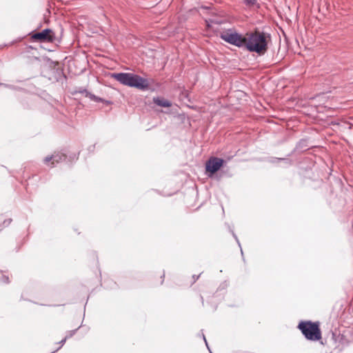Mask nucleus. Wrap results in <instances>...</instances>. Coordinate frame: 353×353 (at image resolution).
<instances>
[{"label": "nucleus", "mask_w": 353, "mask_h": 353, "mask_svg": "<svg viewBox=\"0 0 353 353\" xmlns=\"http://www.w3.org/2000/svg\"><path fill=\"white\" fill-rule=\"evenodd\" d=\"M111 77L120 83L130 88H135L141 91L150 89V80L134 73H112Z\"/></svg>", "instance_id": "1"}, {"label": "nucleus", "mask_w": 353, "mask_h": 353, "mask_svg": "<svg viewBox=\"0 0 353 353\" xmlns=\"http://www.w3.org/2000/svg\"><path fill=\"white\" fill-rule=\"evenodd\" d=\"M270 35L263 32L255 31L254 32L247 33L244 47L252 52H256L259 54H264L268 49V39Z\"/></svg>", "instance_id": "2"}, {"label": "nucleus", "mask_w": 353, "mask_h": 353, "mask_svg": "<svg viewBox=\"0 0 353 353\" xmlns=\"http://www.w3.org/2000/svg\"><path fill=\"white\" fill-rule=\"evenodd\" d=\"M298 328L307 340L315 341L321 339V332L318 322L301 321Z\"/></svg>", "instance_id": "3"}, {"label": "nucleus", "mask_w": 353, "mask_h": 353, "mask_svg": "<svg viewBox=\"0 0 353 353\" xmlns=\"http://www.w3.org/2000/svg\"><path fill=\"white\" fill-rule=\"evenodd\" d=\"M220 38L224 41L238 48L244 47L245 39L234 29L230 28L220 32Z\"/></svg>", "instance_id": "4"}, {"label": "nucleus", "mask_w": 353, "mask_h": 353, "mask_svg": "<svg viewBox=\"0 0 353 353\" xmlns=\"http://www.w3.org/2000/svg\"><path fill=\"white\" fill-rule=\"evenodd\" d=\"M224 161L218 157H211L206 163L207 172L214 174L223 165Z\"/></svg>", "instance_id": "5"}, {"label": "nucleus", "mask_w": 353, "mask_h": 353, "mask_svg": "<svg viewBox=\"0 0 353 353\" xmlns=\"http://www.w3.org/2000/svg\"><path fill=\"white\" fill-rule=\"evenodd\" d=\"M32 38L40 41H52L53 34L50 29H45L40 32L34 34Z\"/></svg>", "instance_id": "6"}, {"label": "nucleus", "mask_w": 353, "mask_h": 353, "mask_svg": "<svg viewBox=\"0 0 353 353\" xmlns=\"http://www.w3.org/2000/svg\"><path fill=\"white\" fill-rule=\"evenodd\" d=\"M66 157L64 154L57 152L54 153L52 156L46 157L44 159V163L48 165V163L52 161V167L54 166L57 163L59 162L65 161Z\"/></svg>", "instance_id": "7"}, {"label": "nucleus", "mask_w": 353, "mask_h": 353, "mask_svg": "<svg viewBox=\"0 0 353 353\" xmlns=\"http://www.w3.org/2000/svg\"><path fill=\"white\" fill-rule=\"evenodd\" d=\"M153 102L156 105L161 106V107H164V108H169L172 105V103L170 101H169L168 100L165 99L163 98H161V97H154Z\"/></svg>", "instance_id": "8"}, {"label": "nucleus", "mask_w": 353, "mask_h": 353, "mask_svg": "<svg viewBox=\"0 0 353 353\" xmlns=\"http://www.w3.org/2000/svg\"><path fill=\"white\" fill-rule=\"evenodd\" d=\"M0 283H9L8 276L3 274L1 272H0Z\"/></svg>", "instance_id": "9"}, {"label": "nucleus", "mask_w": 353, "mask_h": 353, "mask_svg": "<svg viewBox=\"0 0 353 353\" xmlns=\"http://www.w3.org/2000/svg\"><path fill=\"white\" fill-rule=\"evenodd\" d=\"M89 96V98L94 101H97V102H99V101H102V99L92 94H88Z\"/></svg>", "instance_id": "10"}, {"label": "nucleus", "mask_w": 353, "mask_h": 353, "mask_svg": "<svg viewBox=\"0 0 353 353\" xmlns=\"http://www.w3.org/2000/svg\"><path fill=\"white\" fill-rule=\"evenodd\" d=\"M247 6H254L256 3V0H245Z\"/></svg>", "instance_id": "11"}, {"label": "nucleus", "mask_w": 353, "mask_h": 353, "mask_svg": "<svg viewBox=\"0 0 353 353\" xmlns=\"http://www.w3.org/2000/svg\"><path fill=\"white\" fill-rule=\"evenodd\" d=\"M76 330L70 331L66 336H68V338L71 337L73 334H74Z\"/></svg>", "instance_id": "12"}, {"label": "nucleus", "mask_w": 353, "mask_h": 353, "mask_svg": "<svg viewBox=\"0 0 353 353\" xmlns=\"http://www.w3.org/2000/svg\"><path fill=\"white\" fill-rule=\"evenodd\" d=\"M68 339V336H65L63 340H61L59 343L61 344V345H63V344L65 343L66 340Z\"/></svg>", "instance_id": "13"}, {"label": "nucleus", "mask_w": 353, "mask_h": 353, "mask_svg": "<svg viewBox=\"0 0 353 353\" xmlns=\"http://www.w3.org/2000/svg\"><path fill=\"white\" fill-rule=\"evenodd\" d=\"M232 234H233V236L235 238L236 241H237L239 245L241 247V244H240V242H239L237 236H236V234L234 233H233Z\"/></svg>", "instance_id": "14"}, {"label": "nucleus", "mask_w": 353, "mask_h": 353, "mask_svg": "<svg viewBox=\"0 0 353 353\" xmlns=\"http://www.w3.org/2000/svg\"><path fill=\"white\" fill-rule=\"evenodd\" d=\"M203 340H204V341H205V343L206 346L208 347V343H207V341H206L205 336V335H204L203 334Z\"/></svg>", "instance_id": "15"}, {"label": "nucleus", "mask_w": 353, "mask_h": 353, "mask_svg": "<svg viewBox=\"0 0 353 353\" xmlns=\"http://www.w3.org/2000/svg\"><path fill=\"white\" fill-rule=\"evenodd\" d=\"M199 276H197L196 277L195 276H193L194 282H195L199 279Z\"/></svg>", "instance_id": "16"}]
</instances>
